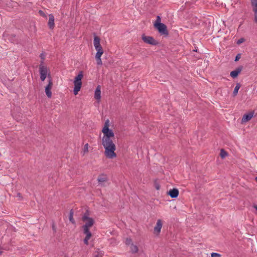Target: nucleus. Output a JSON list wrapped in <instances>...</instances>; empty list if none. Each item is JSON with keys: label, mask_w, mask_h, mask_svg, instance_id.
<instances>
[{"label": "nucleus", "mask_w": 257, "mask_h": 257, "mask_svg": "<svg viewBox=\"0 0 257 257\" xmlns=\"http://www.w3.org/2000/svg\"><path fill=\"white\" fill-rule=\"evenodd\" d=\"M83 77V72L82 71L79 72L78 75L75 77L74 81V87L73 92L75 95H77L80 90L82 86V79Z\"/></svg>", "instance_id": "obj_2"}, {"label": "nucleus", "mask_w": 257, "mask_h": 257, "mask_svg": "<svg viewBox=\"0 0 257 257\" xmlns=\"http://www.w3.org/2000/svg\"><path fill=\"white\" fill-rule=\"evenodd\" d=\"M39 71L40 74H48V72L47 67L42 64L39 65Z\"/></svg>", "instance_id": "obj_15"}, {"label": "nucleus", "mask_w": 257, "mask_h": 257, "mask_svg": "<svg viewBox=\"0 0 257 257\" xmlns=\"http://www.w3.org/2000/svg\"><path fill=\"white\" fill-rule=\"evenodd\" d=\"M240 86H241V85L239 83H237L236 84V86H235V87L234 89V90L233 91V93H232V96L233 97L237 95L238 90L239 89Z\"/></svg>", "instance_id": "obj_16"}, {"label": "nucleus", "mask_w": 257, "mask_h": 257, "mask_svg": "<svg viewBox=\"0 0 257 257\" xmlns=\"http://www.w3.org/2000/svg\"><path fill=\"white\" fill-rule=\"evenodd\" d=\"M95 257H99L98 255H96Z\"/></svg>", "instance_id": "obj_40"}, {"label": "nucleus", "mask_w": 257, "mask_h": 257, "mask_svg": "<svg viewBox=\"0 0 257 257\" xmlns=\"http://www.w3.org/2000/svg\"><path fill=\"white\" fill-rule=\"evenodd\" d=\"M253 114H254L253 111H250L247 113L244 114L242 116V118L241 119V123H243L244 122H246L248 121L249 120H250L251 119V118L253 117Z\"/></svg>", "instance_id": "obj_7"}, {"label": "nucleus", "mask_w": 257, "mask_h": 257, "mask_svg": "<svg viewBox=\"0 0 257 257\" xmlns=\"http://www.w3.org/2000/svg\"><path fill=\"white\" fill-rule=\"evenodd\" d=\"M131 250L132 253H136L138 251V247L137 245H134L133 243L131 244Z\"/></svg>", "instance_id": "obj_20"}, {"label": "nucleus", "mask_w": 257, "mask_h": 257, "mask_svg": "<svg viewBox=\"0 0 257 257\" xmlns=\"http://www.w3.org/2000/svg\"><path fill=\"white\" fill-rule=\"evenodd\" d=\"M47 74H40V79L44 81L47 77Z\"/></svg>", "instance_id": "obj_26"}, {"label": "nucleus", "mask_w": 257, "mask_h": 257, "mask_svg": "<svg viewBox=\"0 0 257 257\" xmlns=\"http://www.w3.org/2000/svg\"><path fill=\"white\" fill-rule=\"evenodd\" d=\"M49 21H48V26L49 28L51 30L53 29L55 27V23H54V17L52 14H50L49 15Z\"/></svg>", "instance_id": "obj_12"}, {"label": "nucleus", "mask_w": 257, "mask_h": 257, "mask_svg": "<svg viewBox=\"0 0 257 257\" xmlns=\"http://www.w3.org/2000/svg\"><path fill=\"white\" fill-rule=\"evenodd\" d=\"M48 84L45 87V92L47 97L48 98H51L52 97V92L51 90L53 86V81L50 74L48 75Z\"/></svg>", "instance_id": "obj_6"}, {"label": "nucleus", "mask_w": 257, "mask_h": 257, "mask_svg": "<svg viewBox=\"0 0 257 257\" xmlns=\"http://www.w3.org/2000/svg\"><path fill=\"white\" fill-rule=\"evenodd\" d=\"M88 144H86L85 145L84 147V149H83V151H84V153H86L88 152Z\"/></svg>", "instance_id": "obj_27"}, {"label": "nucleus", "mask_w": 257, "mask_h": 257, "mask_svg": "<svg viewBox=\"0 0 257 257\" xmlns=\"http://www.w3.org/2000/svg\"><path fill=\"white\" fill-rule=\"evenodd\" d=\"M18 195L19 196V197H21V194L20 193H18Z\"/></svg>", "instance_id": "obj_38"}, {"label": "nucleus", "mask_w": 257, "mask_h": 257, "mask_svg": "<svg viewBox=\"0 0 257 257\" xmlns=\"http://www.w3.org/2000/svg\"><path fill=\"white\" fill-rule=\"evenodd\" d=\"M87 222L83 226V229L89 230V228L93 226L94 223V219L92 218H90L86 220Z\"/></svg>", "instance_id": "obj_10"}, {"label": "nucleus", "mask_w": 257, "mask_h": 257, "mask_svg": "<svg viewBox=\"0 0 257 257\" xmlns=\"http://www.w3.org/2000/svg\"><path fill=\"white\" fill-rule=\"evenodd\" d=\"M243 41V39H240L238 40L237 43L238 44H239L241 43Z\"/></svg>", "instance_id": "obj_35"}, {"label": "nucleus", "mask_w": 257, "mask_h": 257, "mask_svg": "<svg viewBox=\"0 0 257 257\" xmlns=\"http://www.w3.org/2000/svg\"><path fill=\"white\" fill-rule=\"evenodd\" d=\"M227 153L223 149L220 150V156L222 159H224L227 156Z\"/></svg>", "instance_id": "obj_21"}, {"label": "nucleus", "mask_w": 257, "mask_h": 257, "mask_svg": "<svg viewBox=\"0 0 257 257\" xmlns=\"http://www.w3.org/2000/svg\"><path fill=\"white\" fill-rule=\"evenodd\" d=\"M94 97L97 100H100L101 98V87L98 85L95 90Z\"/></svg>", "instance_id": "obj_14"}, {"label": "nucleus", "mask_w": 257, "mask_h": 257, "mask_svg": "<svg viewBox=\"0 0 257 257\" xmlns=\"http://www.w3.org/2000/svg\"><path fill=\"white\" fill-rule=\"evenodd\" d=\"M52 229H53V230L54 231V232H56V226H55V224L54 222H53L52 223Z\"/></svg>", "instance_id": "obj_33"}, {"label": "nucleus", "mask_w": 257, "mask_h": 257, "mask_svg": "<svg viewBox=\"0 0 257 257\" xmlns=\"http://www.w3.org/2000/svg\"><path fill=\"white\" fill-rule=\"evenodd\" d=\"M211 257H220L221 255L218 253L213 252L211 254Z\"/></svg>", "instance_id": "obj_29"}, {"label": "nucleus", "mask_w": 257, "mask_h": 257, "mask_svg": "<svg viewBox=\"0 0 257 257\" xmlns=\"http://www.w3.org/2000/svg\"><path fill=\"white\" fill-rule=\"evenodd\" d=\"M103 137L102 139V145L105 149L104 155L105 157L109 159H112L116 157V154L115 153L116 146L113 142L114 139V134L112 130L109 128L102 130Z\"/></svg>", "instance_id": "obj_1"}, {"label": "nucleus", "mask_w": 257, "mask_h": 257, "mask_svg": "<svg viewBox=\"0 0 257 257\" xmlns=\"http://www.w3.org/2000/svg\"><path fill=\"white\" fill-rule=\"evenodd\" d=\"M97 181L101 186H104V184L108 181V178L106 175L102 174L98 177Z\"/></svg>", "instance_id": "obj_8"}, {"label": "nucleus", "mask_w": 257, "mask_h": 257, "mask_svg": "<svg viewBox=\"0 0 257 257\" xmlns=\"http://www.w3.org/2000/svg\"><path fill=\"white\" fill-rule=\"evenodd\" d=\"M89 214L88 212V211L87 210L85 213L84 214L83 216H82V220L83 221H86L87 219L90 218V217H89Z\"/></svg>", "instance_id": "obj_22"}, {"label": "nucleus", "mask_w": 257, "mask_h": 257, "mask_svg": "<svg viewBox=\"0 0 257 257\" xmlns=\"http://www.w3.org/2000/svg\"><path fill=\"white\" fill-rule=\"evenodd\" d=\"M156 188L157 190H159V188H160L159 186V185L156 186Z\"/></svg>", "instance_id": "obj_37"}, {"label": "nucleus", "mask_w": 257, "mask_h": 257, "mask_svg": "<svg viewBox=\"0 0 257 257\" xmlns=\"http://www.w3.org/2000/svg\"><path fill=\"white\" fill-rule=\"evenodd\" d=\"M132 240L131 238H126V240H125V243L127 245H129V244H132Z\"/></svg>", "instance_id": "obj_28"}, {"label": "nucleus", "mask_w": 257, "mask_h": 257, "mask_svg": "<svg viewBox=\"0 0 257 257\" xmlns=\"http://www.w3.org/2000/svg\"><path fill=\"white\" fill-rule=\"evenodd\" d=\"M253 207L255 209V210L257 211V205H255L253 206Z\"/></svg>", "instance_id": "obj_36"}, {"label": "nucleus", "mask_w": 257, "mask_h": 257, "mask_svg": "<svg viewBox=\"0 0 257 257\" xmlns=\"http://www.w3.org/2000/svg\"><path fill=\"white\" fill-rule=\"evenodd\" d=\"M40 58L41 59V64H40L43 65L44 61V60L45 59V55L44 53H41L40 54Z\"/></svg>", "instance_id": "obj_25"}, {"label": "nucleus", "mask_w": 257, "mask_h": 257, "mask_svg": "<svg viewBox=\"0 0 257 257\" xmlns=\"http://www.w3.org/2000/svg\"><path fill=\"white\" fill-rule=\"evenodd\" d=\"M84 233L86 234L85 238L87 239H89L92 236L91 232L89 230H84Z\"/></svg>", "instance_id": "obj_19"}, {"label": "nucleus", "mask_w": 257, "mask_h": 257, "mask_svg": "<svg viewBox=\"0 0 257 257\" xmlns=\"http://www.w3.org/2000/svg\"><path fill=\"white\" fill-rule=\"evenodd\" d=\"M161 17L159 16L157 17L156 22L154 24H161Z\"/></svg>", "instance_id": "obj_30"}, {"label": "nucleus", "mask_w": 257, "mask_h": 257, "mask_svg": "<svg viewBox=\"0 0 257 257\" xmlns=\"http://www.w3.org/2000/svg\"><path fill=\"white\" fill-rule=\"evenodd\" d=\"M142 39L145 43L153 46H156L158 44V42L153 37L147 36L145 34H143Z\"/></svg>", "instance_id": "obj_5"}, {"label": "nucleus", "mask_w": 257, "mask_h": 257, "mask_svg": "<svg viewBox=\"0 0 257 257\" xmlns=\"http://www.w3.org/2000/svg\"><path fill=\"white\" fill-rule=\"evenodd\" d=\"M154 27L157 29L159 33L161 35L165 36L168 35V32L167 30V26L163 23L161 24H154Z\"/></svg>", "instance_id": "obj_4"}, {"label": "nucleus", "mask_w": 257, "mask_h": 257, "mask_svg": "<svg viewBox=\"0 0 257 257\" xmlns=\"http://www.w3.org/2000/svg\"><path fill=\"white\" fill-rule=\"evenodd\" d=\"M39 13L42 17H46V16L45 14L44 13V12L43 11H42V10H39Z\"/></svg>", "instance_id": "obj_31"}, {"label": "nucleus", "mask_w": 257, "mask_h": 257, "mask_svg": "<svg viewBox=\"0 0 257 257\" xmlns=\"http://www.w3.org/2000/svg\"><path fill=\"white\" fill-rule=\"evenodd\" d=\"M162 227V223L161 219H158L156 226L154 227V231L159 233Z\"/></svg>", "instance_id": "obj_13"}, {"label": "nucleus", "mask_w": 257, "mask_h": 257, "mask_svg": "<svg viewBox=\"0 0 257 257\" xmlns=\"http://www.w3.org/2000/svg\"><path fill=\"white\" fill-rule=\"evenodd\" d=\"M101 56V55H99V56H98L97 55H95V58L96 60L97 64L98 65H102V62L101 59L100 58Z\"/></svg>", "instance_id": "obj_23"}, {"label": "nucleus", "mask_w": 257, "mask_h": 257, "mask_svg": "<svg viewBox=\"0 0 257 257\" xmlns=\"http://www.w3.org/2000/svg\"><path fill=\"white\" fill-rule=\"evenodd\" d=\"M168 194L173 198H175L178 197L179 195V191L176 188H173L171 189L168 192Z\"/></svg>", "instance_id": "obj_11"}, {"label": "nucleus", "mask_w": 257, "mask_h": 257, "mask_svg": "<svg viewBox=\"0 0 257 257\" xmlns=\"http://www.w3.org/2000/svg\"><path fill=\"white\" fill-rule=\"evenodd\" d=\"M73 215H74V211H73V210L72 209L70 210V212H69V219L72 223L75 224V221L73 218Z\"/></svg>", "instance_id": "obj_17"}, {"label": "nucleus", "mask_w": 257, "mask_h": 257, "mask_svg": "<svg viewBox=\"0 0 257 257\" xmlns=\"http://www.w3.org/2000/svg\"><path fill=\"white\" fill-rule=\"evenodd\" d=\"M252 11H257V0H250Z\"/></svg>", "instance_id": "obj_18"}, {"label": "nucleus", "mask_w": 257, "mask_h": 257, "mask_svg": "<svg viewBox=\"0 0 257 257\" xmlns=\"http://www.w3.org/2000/svg\"><path fill=\"white\" fill-rule=\"evenodd\" d=\"M88 240H89V239H86V238H84V243H85V244H86V245H88Z\"/></svg>", "instance_id": "obj_34"}, {"label": "nucleus", "mask_w": 257, "mask_h": 257, "mask_svg": "<svg viewBox=\"0 0 257 257\" xmlns=\"http://www.w3.org/2000/svg\"><path fill=\"white\" fill-rule=\"evenodd\" d=\"M255 181L257 182V177H256L255 178Z\"/></svg>", "instance_id": "obj_39"}, {"label": "nucleus", "mask_w": 257, "mask_h": 257, "mask_svg": "<svg viewBox=\"0 0 257 257\" xmlns=\"http://www.w3.org/2000/svg\"><path fill=\"white\" fill-rule=\"evenodd\" d=\"M1 253H2V252H1V251H0V254H1Z\"/></svg>", "instance_id": "obj_41"}, {"label": "nucleus", "mask_w": 257, "mask_h": 257, "mask_svg": "<svg viewBox=\"0 0 257 257\" xmlns=\"http://www.w3.org/2000/svg\"><path fill=\"white\" fill-rule=\"evenodd\" d=\"M100 38L98 37H94L93 43L94 47L97 51L96 55H97L98 56L102 55L103 53V49L100 44Z\"/></svg>", "instance_id": "obj_3"}, {"label": "nucleus", "mask_w": 257, "mask_h": 257, "mask_svg": "<svg viewBox=\"0 0 257 257\" xmlns=\"http://www.w3.org/2000/svg\"><path fill=\"white\" fill-rule=\"evenodd\" d=\"M109 120L108 119H107L104 123V125L102 130H105L109 128Z\"/></svg>", "instance_id": "obj_24"}, {"label": "nucleus", "mask_w": 257, "mask_h": 257, "mask_svg": "<svg viewBox=\"0 0 257 257\" xmlns=\"http://www.w3.org/2000/svg\"><path fill=\"white\" fill-rule=\"evenodd\" d=\"M240 54H238L236 56V57H235V60H234V61H238V60H239V59H240Z\"/></svg>", "instance_id": "obj_32"}, {"label": "nucleus", "mask_w": 257, "mask_h": 257, "mask_svg": "<svg viewBox=\"0 0 257 257\" xmlns=\"http://www.w3.org/2000/svg\"><path fill=\"white\" fill-rule=\"evenodd\" d=\"M242 69H243V66H239V67L236 68L235 69V70L232 71L230 74L231 77H232L233 78H235L237 77V76L238 75V74L242 71Z\"/></svg>", "instance_id": "obj_9"}]
</instances>
